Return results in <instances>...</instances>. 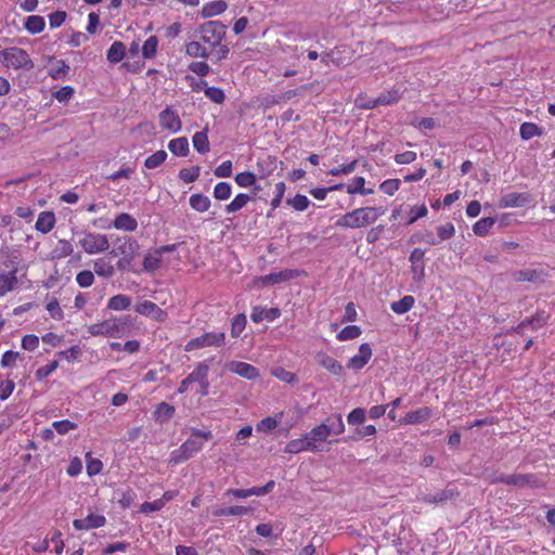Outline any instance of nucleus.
Instances as JSON below:
<instances>
[{
  "instance_id": "obj_41",
  "label": "nucleus",
  "mask_w": 555,
  "mask_h": 555,
  "mask_svg": "<svg viewBox=\"0 0 555 555\" xmlns=\"http://www.w3.org/2000/svg\"><path fill=\"white\" fill-rule=\"evenodd\" d=\"M190 206L198 212H205L210 207V199L203 194H193L190 197Z\"/></svg>"
},
{
  "instance_id": "obj_40",
  "label": "nucleus",
  "mask_w": 555,
  "mask_h": 555,
  "mask_svg": "<svg viewBox=\"0 0 555 555\" xmlns=\"http://www.w3.org/2000/svg\"><path fill=\"white\" fill-rule=\"evenodd\" d=\"M193 146L201 154H206L209 152L210 146L207 131H198L193 135Z\"/></svg>"
},
{
  "instance_id": "obj_23",
  "label": "nucleus",
  "mask_w": 555,
  "mask_h": 555,
  "mask_svg": "<svg viewBox=\"0 0 555 555\" xmlns=\"http://www.w3.org/2000/svg\"><path fill=\"white\" fill-rule=\"evenodd\" d=\"M528 203V195L525 193H508L501 197L499 206L501 208L521 207Z\"/></svg>"
},
{
  "instance_id": "obj_37",
  "label": "nucleus",
  "mask_w": 555,
  "mask_h": 555,
  "mask_svg": "<svg viewBox=\"0 0 555 555\" xmlns=\"http://www.w3.org/2000/svg\"><path fill=\"white\" fill-rule=\"evenodd\" d=\"M414 304V297L406 295L400 300L391 302L390 308L397 314H404L413 308Z\"/></svg>"
},
{
  "instance_id": "obj_16",
  "label": "nucleus",
  "mask_w": 555,
  "mask_h": 555,
  "mask_svg": "<svg viewBox=\"0 0 555 555\" xmlns=\"http://www.w3.org/2000/svg\"><path fill=\"white\" fill-rule=\"evenodd\" d=\"M106 518L100 514H89L86 518L75 519L73 526L76 530H90L105 526Z\"/></svg>"
},
{
  "instance_id": "obj_34",
  "label": "nucleus",
  "mask_w": 555,
  "mask_h": 555,
  "mask_svg": "<svg viewBox=\"0 0 555 555\" xmlns=\"http://www.w3.org/2000/svg\"><path fill=\"white\" fill-rule=\"evenodd\" d=\"M126 55V46L121 41H114L107 50L106 57L111 63L120 62Z\"/></svg>"
},
{
  "instance_id": "obj_28",
  "label": "nucleus",
  "mask_w": 555,
  "mask_h": 555,
  "mask_svg": "<svg viewBox=\"0 0 555 555\" xmlns=\"http://www.w3.org/2000/svg\"><path fill=\"white\" fill-rule=\"evenodd\" d=\"M94 272L101 278H111L115 274L114 264L104 257L93 260Z\"/></svg>"
},
{
  "instance_id": "obj_19",
  "label": "nucleus",
  "mask_w": 555,
  "mask_h": 555,
  "mask_svg": "<svg viewBox=\"0 0 555 555\" xmlns=\"http://www.w3.org/2000/svg\"><path fill=\"white\" fill-rule=\"evenodd\" d=\"M430 415L431 410L429 408H421L415 411L408 412L399 422L403 425L421 424L427 421Z\"/></svg>"
},
{
  "instance_id": "obj_2",
  "label": "nucleus",
  "mask_w": 555,
  "mask_h": 555,
  "mask_svg": "<svg viewBox=\"0 0 555 555\" xmlns=\"http://www.w3.org/2000/svg\"><path fill=\"white\" fill-rule=\"evenodd\" d=\"M131 326V319L129 315H119L109 318L103 322L91 324L88 327V333L92 336H106L120 338L125 336Z\"/></svg>"
},
{
  "instance_id": "obj_30",
  "label": "nucleus",
  "mask_w": 555,
  "mask_h": 555,
  "mask_svg": "<svg viewBox=\"0 0 555 555\" xmlns=\"http://www.w3.org/2000/svg\"><path fill=\"white\" fill-rule=\"evenodd\" d=\"M24 27L31 35L40 34L46 27V21L40 15H29L24 22Z\"/></svg>"
},
{
  "instance_id": "obj_51",
  "label": "nucleus",
  "mask_w": 555,
  "mask_h": 555,
  "mask_svg": "<svg viewBox=\"0 0 555 555\" xmlns=\"http://www.w3.org/2000/svg\"><path fill=\"white\" fill-rule=\"evenodd\" d=\"M287 204L297 211L306 210L310 205V199L306 195L297 194L287 199Z\"/></svg>"
},
{
  "instance_id": "obj_58",
  "label": "nucleus",
  "mask_w": 555,
  "mask_h": 555,
  "mask_svg": "<svg viewBox=\"0 0 555 555\" xmlns=\"http://www.w3.org/2000/svg\"><path fill=\"white\" fill-rule=\"evenodd\" d=\"M52 427L54 430L57 431V434L65 435V434L69 433L70 430L76 429L77 424L74 422H70L68 420H62V421L53 422Z\"/></svg>"
},
{
  "instance_id": "obj_25",
  "label": "nucleus",
  "mask_w": 555,
  "mask_h": 555,
  "mask_svg": "<svg viewBox=\"0 0 555 555\" xmlns=\"http://www.w3.org/2000/svg\"><path fill=\"white\" fill-rule=\"evenodd\" d=\"M74 253L72 243L67 240H59L55 248L50 253L48 259L60 260L70 256Z\"/></svg>"
},
{
  "instance_id": "obj_54",
  "label": "nucleus",
  "mask_w": 555,
  "mask_h": 555,
  "mask_svg": "<svg viewBox=\"0 0 555 555\" xmlns=\"http://www.w3.org/2000/svg\"><path fill=\"white\" fill-rule=\"evenodd\" d=\"M541 131L540 128L532 122H524L520 126V135L524 140H529L535 135H540Z\"/></svg>"
},
{
  "instance_id": "obj_14",
  "label": "nucleus",
  "mask_w": 555,
  "mask_h": 555,
  "mask_svg": "<svg viewBox=\"0 0 555 555\" xmlns=\"http://www.w3.org/2000/svg\"><path fill=\"white\" fill-rule=\"evenodd\" d=\"M299 275L298 270L285 269L280 272H273L258 278L257 282L261 285H273L293 280Z\"/></svg>"
},
{
  "instance_id": "obj_59",
  "label": "nucleus",
  "mask_w": 555,
  "mask_h": 555,
  "mask_svg": "<svg viewBox=\"0 0 555 555\" xmlns=\"http://www.w3.org/2000/svg\"><path fill=\"white\" fill-rule=\"evenodd\" d=\"M400 98L401 91L399 89H392L377 96V99H379L380 105H389L396 103Z\"/></svg>"
},
{
  "instance_id": "obj_21",
  "label": "nucleus",
  "mask_w": 555,
  "mask_h": 555,
  "mask_svg": "<svg viewBox=\"0 0 555 555\" xmlns=\"http://www.w3.org/2000/svg\"><path fill=\"white\" fill-rule=\"evenodd\" d=\"M55 215L52 211H41L38 215L35 229L42 234L49 233L55 225Z\"/></svg>"
},
{
  "instance_id": "obj_38",
  "label": "nucleus",
  "mask_w": 555,
  "mask_h": 555,
  "mask_svg": "<svg viewBox=\"0 0 555 555\" xmlns=\"http://www.w3.org/2000/svg\"><path fill=\"white\" fill-rule=\"evenodd\" d=\"M209 366L205 362H199L195 369L186 376L188 382L193 383H202L204 379L208 377Z\"/></svg>"
},
{
  "instance_id": "obj_46",
  "label": "nucleus",
  "mask_w": 555,
  "mask_h": 555,
  "mask_svg": "<svg viewBox=\"0 0 555 555\" xmlns=\"http://www.w3.org/2000/svg\"><path fill=\"white\" fill-rule=\"evenodd\" d=\"M158 39L156 36L149 37L142 47V55L144 59H153L157 53Z\"/></svg>"
},
{
  "instance_id": "obj_17",
  "label": "nucleus",
  "mask_w": 555,
  "mask_h": 555,
  "mask_svg": "<svg viewBox=\"0 0 555 555\" xmlns=\"http://www.w3.org/2000/svg\"><path fill=\"white\" fill-rule=\"evenodd\" d=\"M372 358V348L364 343L359 347V352L350 358L348 367L352 370H361Z\"/></svg>"
},
{
  "instance_id": "obj_32",
  "label": "nucleus",
  "mask_w": 555,
  "mask_h": 555,
  "mask_svg": "<svg viewBox=\"0 0 555 555\" xmlns=\"http://www.w3.org/2000/svg\"><path fill=\"white\" fill-rule=\"evenodd\" d=\"M283 413H279L275 417L268 416L262 418L257 425L256 430L263 434L272 433L280 424Z\"/></svg>"
},
{
  "instance_id": "obj_29",
  "label": "nucleus",
  "mask_w": 555,
  "mask_h": 555,
  "mask_svg": "<svg viewBox=\"0 0 555 555\" xmlns=\"http://www.w3.org/2000/svg\"><path fill=\"white\" fill-rule=\"evenodd\" d=\"M168 149L173 155L184 157L190 152L189 141L185 137L172 139L168 143Z\"/></svg>"
},
{
  "instance_id": "obj_1",
  "label": "nucleus",
  "mask_w": 555,
  "mask_h": 555,
  "mask_svg": "<svg viewBox=\"0 0 555 555\" xmlns=\"http://www.w3.org/2000/svg\"><path fill=\"white\" fill-rule=\"evenodd\" d=\"M385 214L382 207H359L340 216L335 225L343 229L366 228L377 221Z\"/></svg>"
},
{
  "instance_id": "obj_35",
  "label": "nucleus",
  "mask_w": 555,
  "mask_h": 555,
  "mask_svg": "<svg viewBox=\"0 0 555 555\" xmlns=\"http://www.w3.org/2000/svg\"><path fill=\"white\" fill-rule=\"evenodd\" d=\"M365 179L363 177H356L352 179V182L346 186V191L348 194H361V195H370L374 193L373 189H365Z\"/></svg>"
},
{
  "instance_id": "obj_42",
  "label": "nucleus",
  "mask_w": 555,
  "mask_h": 555,
  "mask_svg": "<svg viewBox=\"0 0 555 555\" xmlns=\"http://www.w3.org/2000/svg\"><path fill=\"white\" fill-rule=\"evenodd\" d=\"M251 199V197L247 194L241 193L237 194L230 204L225 206V211L228 214H234L241 210L243 207L247 205V203Z\"/></svg>"
},
{
  "instance_id": "obj_15",
  "label": "nucleus",
  "mask_w": 555,
  "mask_h": 555,
  "mask_svg": "<svg viewBox=\"0 0 555 555\" xmlns=\"http://www.w3.org/2000/svg\"><path fill=\"white\" fill-rule=\"evenodd\" d=\"M135 311L142 315L149 317L155 321H164L166 312L156 304L150 300H143L135 306Z\"/></svg>"
},
{
  "instance_id": "obj_44",
  "label": "nucleus",
  "mask_w": 555,
  "mask_h": 555,
  "mask_svg": "<svg viewBox=\"0 0 555 555\" xmlns=\"http://www.w3.org/2000/svg\"><path fill=\"white\" fill-rule=\"evenodd\" d=\"M494 223L495 220L491 217L481 218L474 224L473 231L476 235L483 236L489 233Z\"/></svg>"
},
{
  "instance_id": "obj_7",
  "label": "nucleus",
  "mask_w": 555,
  "mask_h": 555,
  "mask_svg": "<svg viewBox=\"0 0 555 555\" xmlns=\"http://www.w3.org/2000/svg\"><path fill=\"white\" fill-rule=\"evenodd\" d=\"M225 344V333L224 332H207L203 335L190 339L185 346L184 350L190 352L197 349L206 348V347H222Z\"/></svg>"
},
{
  "instance_id": "obj_48",
  "label": "nucleus",
  "mask_w": 555,
  "mask_h": 555,
  "mask_svg": "<svg viewBox=\"0 0 555 555\" xmlns=\"http://www.w3.org/2000/svg\"><path fill=\"white\" fill-rule=\"evenodd\" d=\"M362 331L357 325H347L338 334L337 339L339 341L351 340L361 335Z\"/></svg>"
},
{
  "instance_id": "obj_52",
  "label": "nucleus",
  "mask_w": 555,
  "mask_h": 555,
  "mask_svg": "<svg viewBox=\"0 0 555 555\" xmlns=\"http://www.w3.org/2000/svg\"><path fill=\"white\" fill-rule=\"evenodd\" d=\"M201 172V168L198 166H194L191 168H182L179 171V177L185 183H192L198 179Z\"/></svg>"
},
{
  "instance_id": "obj_8",
  "label": "nucleus",
  "mask_w": 555,
  "mask_h": 555,
  "mask_svg": "<svg viewBox=\"0 0 555 555\" xmlns=\"http://www.w3.org/2000/svg\"><path fill=\"white\" fill-rule=\"evenodd\" d=\"M199 34L202 41L215 49L225 35V26L218 21H209L201 25Z\"/></svg>"
},
{
  "instance_id": "obj_24",
  "label": "nucleus",
  "mask_w": 555,
  "mask_h": 555,
  "mask_svg": "<svg viewBox=\"0 0 555 555\" xmlns=\"http://www.w3.org/2000/svg\"><path fill=\"white\" fill-rule=\"evenodd\" d=\"M113 227L116 230L133 232L138 228V221L131 215H129L127 212H122V214H119L118 216H116Z\"/></svg>"
},
{
  "instance_id": "obj_64",
  "label": "nucleus",
  "mask_w": 555,
  "mask_h": 555,
  "mask_svg": "<svg viewBox=\"0 0 555 555\" xmlns=\"http://www.w3.org/2000/svg\"><path fill=\"white\" fill-rule=\"evenodd\" d=\"M400 188V180L388 179L380 183L379 189L387 195H393Z\"/></svg>"
},
{
  "instance_id": "obj_60",
  "label": "nucleus",
  "mask_w": 555,
  "mask_h": 555,
  "mask_svg": "<svg viewBox=\"0 0 555 555\" xmlns=\"http://www.w3.org/2000/svg\"><path fill=\"white\" fill-rule=\"evenodd\" d=\"M76 282L80 287H89L94 282V274L90 270H83L77 273L76 275Z\"/></svg>"
},
{
  "instance_id": "obj_33",
  "label": "nucleus",
  "mask_w": 555,
  "mask_h": 555,
  "mask_svg": "<svg viewBox=\"0 0 555 555\" xmlns=\"http://www.w3.org/2000/svg\"><path fill=\"white\" fill-rule=\"evenodd\" d=\"M131 306V298L124 294L111 297L107 301V308L114 311H124Z\"/></svg>"
},
{
  "instance_id": "obj_10",
  "label": "nucleus",
  "mask_w": 555,
  "mask_h": 555,
  "mask_svg": "<svg viewBox=\"0 0 555 555\" xmlns=\"http://www.w3.org/2000/svg\"><path fill=\"white\" fill-rule=\"evenodd\" d=\"M330 435V425L326 423H322L313 427L308 434H306L310 446V452H319L321 450V444L327 441Z\"/></svg>"
},
{
  "instance_id": "obj_57",
  "label": "nucleus",
  "mask_w": 555,
  "mask_h": 555,
  "mask_svg": "<svg viewBox=\"0 0 555 555\" xmlns=\"http://www.w3.org/2000/svg\"><path fill=\"white\" fill-rule=\"evenodd\" d=\"M455 234V228L453 223L448 222L444 224H441L437 228V236L439 242L447 241L454 236Z\"/></svg>"
},
{
  "instance_id": "obj_31",
  "label": "nucleus",
  "mask_w": 555,
  "mask_h": 555,
  "mask_svg": "<svg viewBox=\"0 0 555 555\" xmlns=\"http://www.w3.org/2000/svg\"><path fill=\"white\" fill-rule=\"evenodd\" d=\"M185 54L191 57L207 60L210 56L208 49L198 41H190L185 44Z\"/></svg>"
},
{
  "instance_id": "obj_11",
  "label": "nucleus",
  "mask_w": 555,
  "mask_h": 555,
  "mask_svg": "<svg viewBox=\"0 0 555 555\" xmlns=\"http://www.w3.org/2000/svg\"><path fill=\"white\" fill-rule=\"evenodd\" d=\"M493 482H502L519 488L524 487H539V481L533 475L512 474L500 475Z\"/></svg>"
},
{
  "instance_id": "obj_4",
  "label": "nucleus",
  "mask_w": 555,
  "mask_h": 555,
  "mask_svg": "<svg viewBox=\"0 0 555 555\" xmlns=\"http://www.w3.org/2000/svg\"><path fill=\"white\" fill-rule=\"evenodd\" d=\"M2 65L5 68L14 70H30L34 67V62L24 49L18 47H9L4 48Z\"/></svg>"
},
{
  "instance_id": "obj_63",
  "label": "nucleus",
  "mask_w": 555,
  "mask_h": 555,
  "mask_svg": "<svg viewBox=\"0 0 555 555\" xmlns=\"http://www.w3.org/2000/svg\"><path fill=\"white\" fill-rule=\"evenodd\" d=\"M286 184L284 182H278L274 188V197L271 201L272 210L276 209L283 199L285 194Z\"/></svg>"
},
{
  "instance_id": "obj_6",
  "label": "nucleus",
  "mask_w": 555,
  "mask_h": 555,
  "mask_svg": "<svg viewBox=\"0 0 555 555\" xmlns=\"http://www.w3.org/2000/svg\"><path fill=\"white\" fill-rule=\"evenodd\" d=\"M177 249V244H169L160 246L156 249H154L151 253H147L144 255L143 258V271L150 274L155 273L158 269L163 267H168L171 263H164V257L163 255L165 253H172Z\"/></svg>"
},
{
  "instance_id": "obj_36",
  "label": "nucleus",
  "mask_w": 555,
  "mask_h": 555,
  "mask_svg": "<svg viewBox=\"0 0 555 555\" xmlns=\"http://www.w3.org/2000/svg\"><path fill=\"white\" fill-rule=\"evenodd\" d=\"M284 451L286 453H291V454H297V453H300L304 451H310V446H309L306 435L302 436L301 438H297V439H293V440L288 441L287 444L285 446Z\"/></svg>"
},
{
  "instance_id": "obj_12",
  "label": "nucleus",
  "mask_w": 555,
  "mask_h": 555,
  "mask_svg": "<svg viewBox=\"0 0 555 555\" xmlns=\"http://www.w3.org/2000/svg\"><path fill=\"white\" fill-rule=\"evenodd\" d=\"M159 126L169 133H177L181 130L182 122L177 112L166 107L159 113Z\"/></svg>"
},
{
  "instance_id": "obj_22",
  "label": "nucleus",
  "mask_w": 555,
  "mask_h": 555,
  "mask_svg": "<svg viewBox=\"0 0 555 555\" xmlns=\"http://www.w3.org/2000/svg\"><path fill=\"white\" fill-rule=\"evenodd\" d=\"M16 269L0 272V297L13 291L17 285Z\"/></svg>"
},
{
  "instance_id": "obj_13",
  "label": "nucleus",
  "mask_w": 555,
  "mask_h": 555,
  "mask_svg": "<svg viewBox=\"0 0 555 555\" xmlns=\"http://www.w3.org/2000/svg\"><path fill=\"white\" fill-rule=\"evenodd\" d=\"M227 369L248 380H254L260 376L259 370L256 366L242 361H230L227 364Z\"/></svg>"
},
{
  "instance_id": "obj_20",
  "label": "nucleus",
  "mask_w": 555,
  "mask_h": 555,
  "mask_svg": "<svg viewBox=\"0 0 555 555\" xmlns=\"http://www.w3.org/2000/svg\"><path fill=\"white\" fill-rule=\"evenodd\" d=\"M227 9L228 3L224 0H215L205 3L199 14L203 18H209L222 14Z\"/></svg>"
},
{
  "instance_id": "obj_26",
  "label": "nucleus",
  "mask_w": 555,
  "mask_h": 555,
  "mask_svg": "<svg viewBox=\"0 0 555 555\" xmlns=\"http://www.w3.org/2000/svg\"><path fill=\"white\" fill-rule=\"evenodd\" d=\"M278 317H280V310L276 308L266 309L262 307H254L250 314V319L255 323H259L263 320L273 321Z\"/></svg>"
},
{
  "instance_id": "obj_39",
  "label": "nucleus",
  "mask_w": 555,
  "mask_h": 555,
  "mask_svg": "<svg viewBox=\"0 0 555 555\" xmlns=\"http://www.w3.org/2000/svg\"><path fill=\"white\" fill-rule=\"evenodd\" d=\"M175 406L168 404L167 402L159 403L154 412L156 421L164 423L169 421L175 414Z\"/></svg>"
},
{
  "instance_id": "obj_61",
  "label": "nucleus",
  "mask_w": 555,
  "mask_h": 555,
  "mask_svg": "<svg viewBox=\"0 0 555 555\" xmlns=\"http://www.w3.org/2000/svg\"><path fill=\"white\" fill-rule=\"evenodd\" d=\"M366 413L365 410L362 408L353 409L348 415H347V422L349 425H360L365 421Z\"/></svg>"
},
{
  "instance_id": "obj_47",
  "label": "nucleus",
  "mask_w": 555,
  "mask_h": 555,
  "mask_svg": "<svg viewBox=\"0 0 555 555\" xmlns=\"http://www.w3.org/2000/svg\"><path fill=\"white\" fill-rule=\"evenodd\" d=\"M248 513V508L240 505H234L230 507L218 508L214 512L215 516L224 517V516H242Z\"/></svg>"
},
{
  "instance_id": "obj_3",
  "label": "nucleus",
  "mask_w": 555,
  "mask_h": 555,
  "mask_svg": "<svg viewBox=\"0 0 555 555\" xmlns=\"http://www.w3.org/2000/svg\"><path fill=\"white\" fill-rule=\"evenodd\" d=\"M139 249L140 245L137 240L132 237H125L119 240L117 250L121 258L116 263L117 269L120 271H131L133 273H139V271L135 270L132 266Z\"/></svg>"
},
{
  "instance_id": "obj_5",
  "label": "nucleus",
  "mask_w": 555,
  "mask_h": 555,
  "mask_svg": "<svg viewBox=\"0 0 555 555\" xmlns=\"http://www.w3.org/2000/svg\"><path fill=\"white\" fill-rule=\"evenodd\" d=\"M78 244L88 255L102 254L109 248V241L107 235L99 232H83L78 241Z\"/></svg>"
},
{
  "instance_id": "obj_55",
  "label": "nucleus",
  "mask_w": 555,
  "mask_h": 555,
  "mask_svg": "<svg viewBox=\"0 0 555 555\" xmlns=\"http://www.w3.org/2000/svg\"><path fill=\"white\" fill-rule=\"evenodd\" d=\"M235 182L241 188H249L256 182V175L250 171L240 172L235 176Z\"/></svg>"
},
{
  "instance_id": "obj_53",
  "label": "nucleus",
  "mask_w": 555,
  "mask_h": 555,
  "mask_svg": "<svg viewBox=\"0 0 555 555\" xmlns=\"http://www.w3.org/2000/svg\"><path fill=\"white\" fill-rule=\"evenodd\" d=\"M205 95L214 103L221 104L225 100V94L222 89L217 87H207L205 90Z\"/></svg>"
},
{
  "instance_id": "obj_43",
  "label": "nucleus",
  "mask_w": 555,
  "mask_h": 555,
  "mask_svg": "<svg viewBox=\"0 0 555 555\" xmlns=\"http://www.w3.org/2000/svg\"><path fill=\"white\" fill-rule=\"evenodd\" d=\"M68 72H69V66L66 64V62L63 60H56L55 62L52 63V65L49 69V75L53 79H59L61 77L66 76L68 74Z\"/></svg>"
},
{
  "instance_id": "obj_9",
  "label": "nucleus",
  "mask_w": 555,
  "mask_h": 555,
  "mask_svg": "<svg viewBox=\"0 0 555 555\" xmlns=\"http://www.w3.org/2000/svg\"><path fill=\"white\" fill-rule=\"evenodd\" d=\"M211 438L212 434L210 430H199L192 428L191 437L181 444L182 452L189 454V456L192 457L195 453L202 450L204 441H208Z\"/></svg>"
},
{
  "instance_id": "obj_56",
  "label": "nucleus",
  "mask_w": 555,
  "mask_h": 555,
  "mask_svg": "<svg viewBox=\"0 0 555 555\" xmlns=\"http://www.w3.org/2000/svg\"><path fill=\"white\" fill-rule=\"evenodd\" d=\"M246 326V317L245 314H238L236 315L231 324V335L232 337L236 338L238 337L242 332L245 330Z\"/></svg>"
},
{
  "instance_id": "obj_18",
  "label": "nucleus",
  "mask_w": 555,
  "mask_h": 555,
  "mask_svg": "<svg viewBox=\"0 0 555 555\" xmlns=\"http://www.w3.org/2000/svg\"><path fill=\"white\" fill-rule=\"evenodd\" d=\"M457 495H459V492L454 488L448 487V488H446L441 491H438L436 493L425 494L421 498V500L428 504H434V503L436 504V503L446 502L448 500H452Z\"/></svg>"
},
{
  "instance_id": "obj_27",
  "label": "nucleus",
  "mask_w": 555,
  "mask_h": 555,
  "mask_svg": "<svg viewBox=\"0 0 555 555\" xmlns=\"http://www.w3.org/2000/svg\"><path fill=\"white\" fill-rule=\"evenodd\" d=\"M318 358L319 364L326 369L328 372L337 376L343 375L344 367L336 359L326 353H320Z\"/></svg>"
},
{
  "instance_id": "obj_50",
  "label": "nucleus",
  "mask_w": 555,
  "mask_h": 555,
  "mask_svg": "<svg viewBox=\"0 0 555 555\" xmlns=\"http://www.w3.org/2000/svg\"><path fill=\"white\" fill-rule=\"evenodd\" d=\"M232 194V186L228 182H219L214 188V197L218 201H225Z\"/></svg>"
},
{
  "instance_id": "obj_45",
  "label": "nucleus",
  "mask_w": 555,
  "mask_h": 555,
  "mask_svg": "<svg viewBox=\"0 0 555 555\" xmlns=\"http://www.w3.org/2000/svg\"><path fill=\"white\" fill-rule=\"evenodd\" d=\"M167 159V153L164 150H159L154 154L150 155L145 162L144 167L147 169H155L165 163Z\"/></svg>"
},
{
  "instance_id": "obj_62",
  "label": "nucleus",
  "mask_w": 555,
  "mask_h": 555,
  "mask_svg": "<svg viewBox=\"0 0 555 555\" xmlns=\"http://www.w3.org/2000/svg\"><path fill=\"white\" fill-rule=\"evenodd\" d=\"M103 468V464L100 460L93 459L91 453H87V473L89 476L98 475Z\"/></svg>"
},
{
  "instance_id": "obj_49",
  "label": "nucleus",
  "mask_w": 555,
  "mask_h": 555,
  "mask_svg": "<svg viewBox=\"0 0 555 555\" xmlns=\"http://www.w3.org/2000/svg\"><path fill=\"white\" fill-rule=\"evenodd\" d=\"M271 374L286 384H295L298 380L297 376L293 372L286 371L281 366L274 367L271 371Z\"/></svg>"
}]
</instances>
